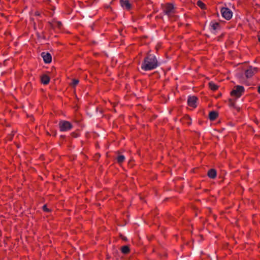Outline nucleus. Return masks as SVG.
Wrapping results in <instances>:
<instances>
[{
	"label": "nucleus",
	"instance_id": "nucleus-1",
	"mask_svg": "<svg viewBox=\"0 0 260 260\" xmlns=\"http://www.w3.org/2000/svg\"><path fill=\"white\" fill-rule=\"evenodd\" d=\"M150 55H148L144 58V61L142 64L141 69L145 71L151 70L155 69L158 66V60L155 56L152 58L150 57Z\"/></svg>",
	"mask_w": 260,
	"mask_h": 260
},
{
	"label": "nucleus",
	"instance_id": "nucleus-2",
	"mask_svg": "<svg viewBox=\"0 0 260 260\" xmlns=\"http://www.w3.org/2000/svg\"><path fill=\"white\" fill-rule=\"evenodd\" d=\"M244 91V88L242 86H236L235 88L231 91V95L237 98L242 95V93Z\"/></svg>",
	"mask_w": 260,
	"mask_h": 260
},
{
	"label": "nucleus",
	"instance_id": "nucleus-3",
	"mask_svg": "<svg viewBox=\"0 0 260 260\" xmlns=\"http://www.w3.org/2000/svg\"><path fill=\"white\" fill-rule=\"evenodd\" d=\"M221 13L223 17L226 20H230L233 16L232 12L227 8L223 7L221 9Z\"/></svg>",
	"mask_w": 260,
	"mask_h": 260
},
{
	"label": "nucleus",
	"instance_id": "nucleus-4",
	"mask_svg": "<svg viewBox=\"0 0 260 260\" xmlns=\"http://www.w3.org/2000/svg\"><path fill=\"white\" fill-rule=\"evenodd\" d=\"M59 127L61 131H68L72 128V126L68 121H61L59 123Z\"/></svg>",
	"mask_w": 260,
	"mask_h": 260
},
{
	"label": "nucleus",
	"instance_id": "nucleus-5",
	"mask_svg": "<svg viewBox=\"0 0 260 260\" xmlns=\"http://www.w3.org/2000/svg\"><path fill=\"white\" fill-rule=\"evenodd\" d=\"M45 63H49L52 61V56L49 53L42 52L41 54Z\"/></svg>",
	"mask_w": 260,
	"mask_h": 260
},
{
	"label": "nucleus",
	"instance_id": "nucleus-6",
	"mask_svg": "<svg viewBox=\"0 0 260 260\" xmlns=\"http://www.w3.org/2000/svg\"><path fill=\"white\" fill-rule=\"evenodd\" d=\"M197 99H187V104L189 106L196 108L197 106Z\"/></svg>",
	"mask_w": 260,
	"mask_h": 260
},
{
	"label": "nucleus",
	"instance_id": "nucleus-7",
	"mask_svg": "<svg viewBox=\"0 0 260 260\" xmlns=\"http://www.w3.org/2000/svg\"><path fill=\"white\" fill-rule=\"evenodd\" d=\"M253 71L252 66H249L248 69L245 72V75L247 78H251L253 75Z\"/></svg>",
	"mask_w": 260,
	"mask_h": 260
},
{
	"label": "nucleus",
	"instance_id": "nucleus-8",
	"mask_svg": "<svg viewBox=\"0 0 260 260\" xmlns=\"http://www.w3.org/2000/svg\"><path fill=\"white\" fill-rule=\"evenodd\" d=\"M121 6L123 7H125L127 9H130L131 8V4L129 3L128 0H120Z\"/></svg>",
	"mask_w": 260,
	"mask_h": 260
},
{
	"label": "nucleus",
	"instance_id": "nucleus-9",
	"mask_svg": "<svg viewBox=\"0 0 260 260\" xmlns=\"http://www.w3.org/2000/svg\"><path fill=\"white\" fill-rule=\"evenodd\" d=\"M174 7L172 4H168L166 6V10L165 11L166 14H169L170 13L173 12Z\"/></svg>",
	"mask_w": 260,
	"mask_h": 260
},
{
	"label": "nucleus",
	"instance_id": "nucleus-10",
	"mask_svg": "<svg viewBox=\"0 0 260 260\" xmlns=\"http://www.w3.org/2000/svg\"><path fill=\"white\" fill-rule=\"evenodd\" d=\"M182 122L184 124L189 125L191 123V120L188 116H184L181 120Z\"/></svg>",
	"mask_w": 260,
	"mask_h": 260
},
{
	"label": "nucleus",
	"instance_id": "nucleus-11",
	"mask_svg": "<svg viewBox=\"0 0 260 260\" xmlns=\"http://www.w3.org/2000/svg\"><path fill=\"white\" fill-rule=\"evenodd\" d=\"M218 116V113L215 111H212L210 112L209 115V119L213 121Z\"/></svg>",
	"mask_w": 260,
	"mask_h": 260
},
{
	"label": "nucleus",
	"instance_id": "nucleus-12",
	"mask_svg": "<svg viewBox=\"0 0 260 260\" xmlns=\"http://www.w3.org/2000/svg\"><path fill=\"white\" fill-rule=\"evenodd\" d=\"M49 81H50V78L46 75H43L41 77V82L44 84H48L49 83Z\"/></svg>",
	"mask_w": 260,
	"mask_h": 260
},
{
	"label": "nucleus",
	"instance_id": "nucleus-13",
	"mask_svg": "<svg viewBox=\"0 0 260 260\" xmlns=\"http://www.w3.org/2000/svg\"><path fill=\"white\" fill-rule=\"evenodd\" d=\"M208 176L211 178H214L216 176V171L214 169H211L208 171Z\"/></svg>",
	"mask_w": 260,
	"mask_h": 260
},
{
	"label": "nucleus",
	"instance_id": "nucleus-14",
	"mask_svg": "<svg viewBox=\"0 0 260 260\" xmlns=\"http://www.w3.org/2000/svg\"><path fill=\"white\" fill-rule=\"evenodd\" d=\"M209 88L212 90H215L216 89H217L218 86L214 84H213L212 82H210L209 83Z\"/></svg>",
	"mask_w": 260,
	"mask_h": 260
},
{
	"label": "nucleus",
	"instance_id": "nucleus-15",
	"mask_svg": "<svg viewBox=\"0 0 260 260\" xmlns=\"http://www.w3.org/2000/svg\"><path fill=\"white\" fill-rule=\"evenodd\" d=\"M129 251V247L127 246H124L121 248V251L123 253H127Z\"/></svg>",
	"mask_w": 260,
	"mask_h": 260
},
{
	"label": "nucleus",
	"instance_id": "nucleus-16",
	"mask_svg": "<svg viewBox=\"0 0 260 260\" xmlns=\"http://www.w3.org/2000/svg\"><path fill=\"white\" fill-rule=\"evenodd\" d=\"M125 159V157L123 155H119L118 157H117V161L118 163L120 164L121 162H122Z\"/></svg>",
	"mask_w": 260,
	"mask_h": 260
},
{
	"label": "nucleus",
	"instance_id": "nucleus-17",
	"mask_svg": "<svg viewBox=\"0 0 260 260\" xmlns=\"http://www.w3.org/2000/svg\"><path fill=\"white\" fill-rule=\"evenodd\" d=\"M197 5L201 9H205V4L203 3H202L201 1H199L197 2Z\"/></svg>",
	"mask_w": 260,
	"mask_h": 260
},
{
	"label": "nucleus",
	"instance_id": "nucleus-18",
	"mask_svg": "<svg viewBox=\"0 0 260 260\" xmlns=\"http://www.w3.org/2000/svg\"><path fill=\"white\" fill-rule=\"evenodd\" d=\"M79 80L77 79H73V82L70 84L73 87H75L76 85H77L79 83Z\"/></svg>",
	"mask_w": 260,
	"mask_h": 260
},
{
	"label": "nucleus",
	"instance_id": "nucleus-19",
	"mask_svg": "<svg viewBox=\"0 0 260 260\" xmlns=\"http://www.w3.org/2000/svg\"><path fill=\"white\" fill-rule=\"evenodd\" d=\"M219 23H218V22H216L214 24H213L212 25V27L213 28V29L215 30L217 28V26H219Z\"/></svg>",
	"mask_w": 260,
	"mask_h": 260
},
{
	"label": "nucleus",
	"instance_id": "nucleus-20",
	"mask_svg": "<svg viewBox=\"0 0 260 260\" xmlns=\"http://www.w3.org/2000/svg\"><path fill=\"white\" fill-rule=\"evenodd\" d=\"M234 99H229V104H230L231 106H234Z\"/></svg>",
	"mask_w": 260,
	"mask_h": 260
},
{
	"label": "nucleus",
	"instance_id": "nucleus-21",
	"mask_svg": "<svg viewBox=\"0 0 260 260\" xmlns=\"http://www.w3.org/2000/svg\"><path fill=\"white\" fill-rule=\"evenodd\" d=\"M43 209L44 211H47V212L49 211V210H48V209L47 208L46 205H44V206H43Z\"/></svg>",
	"mask_w": 260,
	"mask_h": 260
},
{
	"label": "nucleus",
	"instance_id": "nucleus-22",
	"mask_svg": "<svg viewBox=\"0 0 260 260\" xmlns=\"http://www.w3.org/2000/svg\"><path fill=\"white\" fill-rule=\"evenodd\" d=\"M252 70L253 71V72L254 71L256 72L257 71V68H252Z\"/></svg>",
	"mask_w": 260,
	"mask_h": 260
},
{
	"label": "nucleus",
	"instance_id": "nucleus-23",
	"mask_svg": "<svg viewBox=\"0 0 260 260\" xmlns=\"http://www.w3.org/2000/svg\"><path fill=\"white\" fill-rule=\"evenodd\" d=\"M57 23L58 26H60L61 25V22L60 21H58V22H57Z\"/></svg>",
	"mask_w": 260,
	"mask_h": 260
},
{
	"label": "nucleus",
	"instance_id": "nucleus-24",
	"mask_svg": "<svg viewBox=\"0 0 260 260\" xmlns=\"http://www.w3.org/2000/svg\"><path fill=\"white\" fill-rule=\"evenodd\" d=\"M37 37H38V38L39 39L41 38V36L40 34H39V33H37Z\"/></svg>",
	"mask_w": 260,
	"mask_h": 260
},
{
	"label": "nucleus",
	"instance_id": "nucleus-25",
	"mask_svg": "<svg viewBox=\"0 0 260 260\" xmlns=\"http://www.w3.org/2000/svg\"><path fill=\"white\" fill-rule=\"evenodd\" d=\"M258 92L260 93V85L258 87Z\"/></svg>",
	"mask_w": 260,
	"mask_h": 260
},
{
	"label": "nucleus",
	"instance_id": "nucleus-26",
	"mask_svg": "<svg viewBox=\"0 0 260 260\" xmlns=\"http://www.w3.org/2000/svg\"><path fill=\"white\" fill-rule=\"evenodd\" d=\"M36 15H37V16H39L40 15V13L38 12H37L36 13Z\"/></svg>",
	"mask_w": 260,
	"mask_h": 260
},
{
	"label": "nucleus",
	"instance_id": "nucleus-27",
	"mask_svg": "<svg viewBox=\"0 0 260 260\" xmlns=\"http://www.w3.org/2000/svg\"><path fill=\"white\" fill-rule=\"evenodd\" d=\"M87 94H88V93H85V94H82V95H81V96H86V95H87Z\"/></svg>",
	"mask_w": 260,
	"mask_h": 260
},
{
	"label": "nucleus",
	"instance_id": "nucleus-28",
	"mask_svg": "<svg viewBox=\"0 0 260 260\" xmlns=\"http://www.w3.org/2000/svg\"><path fill=\"white\" fill-rule=\"evenodd\" d=\"M258 41L260 42V37H258Z\"/></svg>",
	"mask_w": 260,
	"mask_h": 260
},
{
	"label": "nucleus",
	"instance_id": "nucleus-29",
	"mask_svg": "<svg viewBox=\"0 0 260 260\" xmlns=\"http://www.w3.org/2000/svg\"><path fill=\"white\" fill-rule=\"evenodd\" d=\"M191 98H196V96H192Z\"/></svg>",
	"mask_w": 260,
	"mask_h": 260
}]
</instances>
